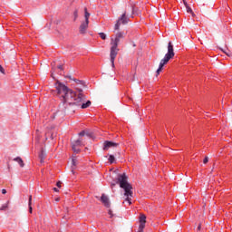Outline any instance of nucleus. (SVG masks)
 <instances>
[{
  "label": "nucleus",
  "mask_w": 232,
  "mask_h": 232,
  "mask_svg": "<svg viewBox=\"0 0 232 232\" xmlns=\"http://www.w3.org/2000/svg\"><path fill=\"white\" fill-rule=\"evenodd\" d=\"M55 88L57 94L61 97L65 108L78 107L82 110H86L92 106V102L86 101V95H84V91L82 89L76 88V92L68 88L64 83L57 81L55 82Z\"/></svg>",
  "instance_id": "1"
},
{
  "label": "nucleus",
  "mask_w": 232,
  "mask_h": 232,
  "mask_svg": "<svg viewBox=\"0 0 232 232\" xmlns=\"http://www.w3.org/2000/svg\"><path fill=\"white\" fill-rule=\"evenodd\" d=\"M116 184H119L120 188H121L125 191L124 197H126V198L123 201V204H126L127 202L129 206H131V198L133 197V191H131V185L128 182V176H126V174L124 173L119 174Z\"/></svg>",
  "instance_id": "2"
},
{
  "label": "nucleus",
  "mask_w": 232,
  "mask_h": 232,
  "mask_svg": "<svg viewBox=\"0 0 232 232\" xmlns=\"http://www.w3.org/2000/svg\"><path fill=\"white\" fill-rule=\"evenodd\" d=\"M173 57H175V51L173 49V44L169 42L168 44V53L165 54V57L160 63V66L157 70V75H159L160 72H162L164 65L168 64V63H169V60L173 59Z\"/></svg>",
  "instance_id": "3"
},
{
  "label": "nucleus",
  "mask_w": 232,
  "mask_h": 232,
  "mask_svg": "<svg viewBox=\"0 0 232 232\" xmlns=\"http://www.w3.org/2000/svg\"><path fill=\"white\" fill-rule=\"evenodd\" d=\"M111 44V53H110L111 63L112 68H115V59L117 57V53H119V48H118L119 45H117V44Z\"/></svg>",
  "instance_id": "4"
},
{
  "label": "nucleus",
  "mask_w": 232,
  "mask_h": 232,
  "mask_svg": "<svg viewBox=\"0 0 232 232\" xmlns=\"http://www.w3.org/2000/svg\"><path fill=\"white\" fill-rule=\"evenodd\" d=\"M128 17H126V13H123L122 15L118 19L117 23L114 25V30H119L121 24H128Z\"/></svg>",
  "instance_id": "5"
},
{
  "label": "nucleus",
  "mask_w": 232,
  "mask_h": 232,
  "mask_svg": "<svg viewBox=\"0 0 232 232\" xmlns=\"http://www.w3.org/2000/svg\"><path fill=\"white\" fill-rule=\"evenodd\" d=\"M121 39H124V33L119 32L116 34L115 38H111V44H116L119 46V43H121Z\"/></svg>",
  "instance_id": "6"
},
{
  "label": "nucleus",
  "mask_w": 232,
  "mask_h": 232,
  "mask_svg": "<svg viewBox=\"0 0 232 232\" xmlns=\"http://www.w3.org/2000/svg\"><path fill=\"white\" fill-rule=\"evenodd\" d=\"M119 143L117 142H113V141H104L103 143V150L104 151H108V150H110V148H118Z\"/></svg>",
  "instance_id": "7"
},
{
  "label": "nucleus",
  "mask_w": 232,
  "mask_h": 232,
  "mask_svg": "<svg viewBox=\"0 0 232 232\" xmlns=\"http://www.w3.org/2000/svg\"><path fill=\"white\" fill-rule=\"evenodd\" d=\"M82 144V141L81 140H76L72 142V148L74 153H80L81 150L79 149V146Z\"/></svg>",
  "instance_id": "8"
},
{
  "label": "nucleus",
  "mask_w": 232,
  "mask_h": 232,
  "mask_svg": "<svg viewBox=\"0 0 232 232\" xmlns=\"http://www.w3.org/2000/svg\"><path fill=\"white\" fill-rule=\"evenodd\" d=\"M140 229H144L146 227V215L140 214Z\"/></svg>",
  "instance_id": "9"
},
{
  "label": "nucleus",
  "mask_w": 232,
  "mask_h": 232,
  "mask_svg": "<svg viewBox=\"0 0 232 232\" xmlns=\"http://www.w3.org/2000/svg\"><path fill=\"white\" fill-rule=\"evenodd\" d=\"M88 24H90V22H82L80 25V34H86V30H88Z\"/></svg>",
  "instance_id": "10"
},
{
  "label": "nucleus",
  "mask_w": 232,
  "mask_h": 232,
  "mask_svg": "<svg viewBox=\"0 0 232 232\" xmlns=\"http://www.w3.org/2000/svg\"><path fill=\"white\" fill-rule=\"evenodd\" d=\"M101 200L106 208H110V198H108L106 195L103 194L101 198Z\"/></svg>",
  "instance_id": "11"
},
{
  "label": "nucleus",
  "mask_w": 232,
  "mask_h": 232,
  "mask_svg": "<svg viewBox=\"0 0 232 232\" xmlns=\"http://www.w3.org/2000/svg\"><path fill=\"white\" fill-rule=\"evenodd\" d=\"M40 162L43 164L44 162V159H46V152L44 150H41L39 154Z\"/></svg>",
  "instance_id": "12"
},
{
  "label": "nucleus",
  "mask_w": 232,
  "mask_h": 232,
  "mask_svg": "<svg viewBox=\"0 0 232 232\" xmlns=\"http://www.w3.org/2000/svg\"><path fill=\"white\" fill-rule=\"evenodd\" d=\"M14 162H18L21 168H24V162L23 161V159L21 157H17L14 159Z\"/></svg>",
  "instance_id": "13"
},
{
  "label": "nucleus",
  "mask_w": 232,
  "mask_h": 232,
  "mask_svg": "<svg viewBox=\"0 0 232 232\" xmlns=\"http://www.w3.org/2000/svg\"><path fill=\"white\" fill-rule=\"evenodd\" d=\"M75 166H77V159L72 158V173H73V169H75Z\"/></svg>",
  "instance_id": "14"
},
{
  "label": "nucleus",
  "mask_w": 232,
  "mask_h": 232,
  "mask_svg": "<svg viewBox=\"0 0 232 232\" xmlns=\"http://www.w3.org/2000/svg\"><path fill=\"white\" fill-rule=\"evenodd\" d=\"M185 7H186V9H187L188 14H191V15H192L193 17H195V13H193V9H191V7H189V5H187V6H185Z\"/></svg>",
  "instance_id": "15"
},
{
  "label": "nucleus",
  "mask_w": 232,
  "mask_h": 232,
  "mask_svg": "<svg viewBox=\"0 0 232 232\" xmlns=\"http://www.w3.org/2000/svg\"><path fill=\"white\" fill-rule=\"evenodd\" d=\"M28 206H29V213H32V211H33V208H32V196H29Z\"/></svg>",
  "instance_id": "16"
},
{
  "label": "nucleus",
  "mask_w": 232,
  "mask_h": 232,
  "mask_svg": "<svg viewBox=\"0 0 232 232\" xmlns=\"http://www.w3.org/2000/svg\"><path fill=\"white\" fill-rule=\"evenodd\" d=\"M84 11H85V15H84L85 21L90 22V21H89V19H90V14H89V12H88V9L85 8Z\"/></svg>",
  "instance_id": "17"
},
{
  "label": "nucleus",
  "mask_w": 232,
  "mask_h": 232,
  "mask_svg": "<svg viewBox=\"0 0 232 232\" xmlns=\"http://www.w3.org/2000/svg\"><path fill=\"white\" fill-rule=\"evenodd\" d=\"M8 208V203H5L4 205H2V207L0 208V211H5Z\"/></svg>",
  "instance_id": "18"
},
{
  "label": "nucleus",
  "mask_w": 232,
  "mask_h": 232,
  "mask_svg": "<svg viewBox=\"0 0 232 232\" xmlns=\"http://www.w3.org/2000/svg\"><path fill=\"white\" fill-rule=\"evenodd\" d=\"M109 161L111 162V164H113V162H115V156L110 155Z\"/></svg>",
  "instance_id": "19"
},
{
  "label": "nucleus",
  "mask_w": 232,
  "mask_h": 232,
  "mask_svg": "<svg viewBox=\"0 0 232 232\" xmlns=\"http://www.w3.org/2000/svg\"><path fill=\"white\" fill-rule=\"evenodd\" d=\"M99 35H100L101 39H102L103 41H106V34L99 33Z\"/></svg>",
  "instance_id": "20"
},
{
  "label": "nucleus",
  "mask_w": 232,
  "mask_h": 232,
  "mask_svg": "<svg viewBox=\"0 0 232 232\" xmlns=\"http://www.w3.org/2000/svg\"><path fill=\"white\" fill-rule=\"evenodd\" d=\"M76 84H84V82L81 81V80H73Z\"/></svg>",
  "instance_id": "21"
},
{
  "label": "nucleus",
  "mask_w": 232,
  "mask_h": 232,
  "mask_svg": "<svg viewBox=\"0 0 232 232\" xmlns=\"http://www.w3.org/2000/svg\"><path fill=\"white\" fill-rule=\"evenodd\" d=\"M208 162H209V158L208 157H205L203 163L208 164Z\"/></svg>",
  "instance_id": "22"
},
{
  "label": "nucleus",
  "mask_w": 232,
  "mask_h": 232,
  "mask_svg": "<svg viewBox=\"0 0 232 232\" xmlns=\"http://www.w3.org/2000/svg\"><path fill=\"white\" fill-rule=\"evenodd\" d=\"M84 135H86V132H85L84 130H82V131H81V132L79 133V136H80V137H84Z\"/></svg>",
  "instance_id": "23"
},
{
  "label": "nucleus",
  "mask_w": 232,
  "mask_h": 232,
  "mask_svg": "<svg viewBox=\"0 0 232 232\" xmlns=\"http://www.w3.org/2000/svg\"><path fill=\"white\" fill-rule=\"evenodd\" d=\"M0 72H1V73H5V69L1 65H0Z\"/></svg>",
  "instance_id": "24"
},
{
  "label": "nucleus",
  "mask_w": 232,
  "mask_h": 232,
  "mask_svg": "<svg viewBox=\"0 0 232 232\" xmlns=\"http://www.w3.org/2000/svg\"><path fill=\"white\" fill-rule=\"evenodd\" d=\"M61 184H62V182H61V181H58V182L56 183L57 188H61Z\"/></svg>",
  "instance_id": "25"
},
{
  "label": "nucleus",
  "mask_w": 232,
  "mask_h": 232,
  "mask_svg": "<svg viewBox=\"0 0 232 232\" xmlns=\"http://www.w3.org/2000/svg\"><path fill=\"white\" fill-rule=\"evenodd\" d=\"M108 214L111 216V218L113 217V212H111V210H109Z\"/></svg>",
  "instance_id": "26"
},
{
  "label": "nucleus",
  "mask_w": 232,
  "mask_h": 232,
  "mask_svg": "<svg viewBox=\"0 0 232 232\" xmlns=\"http://www.w3.org/2000/svg\"><path fill=\"white\" fill-rule=\"evenodd\" d=\"M183 5H185V6H188L189 5H188V2L186 0H183Z\"/></svg>",
  "instance_id": "27"
},
{
  "label": "nucleus",
  "mask_w": 232,
  "mask_h": 232,
  "mask_svg": "<svg viewBox=\"0 0 232 232\" xmlns=\"http://www.w3.org/2000/svg\"><path fill=\"white\" fill-rule=\"evenodd\" d=\"M2 193H3V195H6V189L3 188Z\"/></svg>",
  "instance_id": "28"
},
{
  "label": "nucleus",
  "mask_w": 232,
  "mask_h": 232,
  "mask_svg": "<svg viewBox=\"0 0 232 232\" xmlns=\"http://www.w3.org/2000/svg\"><path fill=\"white\" fill-rule=\"evenodd\" d=\"M57 68L58 70H63V65H58Z\"/></svg>",
  "instance_id": "29"
},
{
  "label": "nucleus",
  "mask_w": 232,
  "mask_h": 232,
  "mask_svg": "<svg viewBox=\"0 0 232 232\" xmlns=\"http://www.w3.org/2000/svg\"><path fill=\"white\" fill-rule=\"evenodd\" d=\"M53 191H55L56 193H58L59 188H53Z\"/></svg>",
  "instance_id": "30"
},
{
  "label": "nucleus",
  "mask_w": 232,
  "mask_h": 232,
  "mask_svg": "<svg viewBox=\"0 0 232 232\" xmlns=\"http://www.w3.org/2000/svg\"><path fill=\"white\" fill-rule=\"evenodd\" d=\"M132 12H133V14H139V13L137 12V9H135V8L132 10Z\"/></svg>",
  "instance_id": "31"
},
{
  "label": "nucleus",
  "mask_w": 232,
  "mask_h": 232,
  "mask_svg": "<svg viewBox=\"0 0 232 232\" xmlns=\"http://www.w3.org/2000/svg\"><path fill=\"white\" fill-rule=\"evenodd\" d=\"M77 16H78L77 11H74V18L76 19Z\"/></svg>",
  "instance_id": "32"
},
{
  "label": "nucleus",
  "mask_w": 232,
  "mask_h": 232,
  "mask_svg": "<svg viewBox=\"0 0 232 232\" xmlns=\"http://www.w3.org/2000/svg\"><path fill=\"white\" fill-rule=\"evenodd\" d=\"M222 52H224V53H227V55H229L228 53H226V51H224V49H221Z\"/></svg>",
  "instance_id": "33"
},
{
  "label": "nucleus",
  "mask_w": 232,
  "mask_h": 232,
  "mask_svg": "<svg viewBox=\"0 0 232 232\" xmlns=\"http://www.w3.org/2000/svg\"><path fill=\"white\" fill-rule=\"evenodd\" d=\"M198 231H200V225H198Z\"/></svg>",
  "instance_id": "34"
},
{
  "label": "nucleus",
  "mask_w": 232,
  "mask_h": 232,
  "mask_svg": "<svg viewBox=\"0 0 232 232\" xmlns=\"http://www.w3.org/2000/svg\"><path fill=\"white\" fill-rule=\"evenodd\" d=\"M86 135H87L88 137H92V135H91L90 133H86Z\"/></svg>",
  "instance_id": "35"
},
{
  "label": "nucleus",
  "mask_w": 232,
  "mask_h": 232,
  "mask_svg": "<svg viewBox=\"0 0 232 232\" xmlns=\"http://www.w3.org/2000/svg\"><path fill=\"white\" fill-rule=\"evenodd\" d=\"M56 202H59V198H56Z\"/></svg>",
  "instance_id": "36"
},
{
  "label": "nucleus",
  "mask_w": 232,
  "mask_h": 232,
  "mask_svg": "<svg viewBox=\"0 0 232 232\" xmlns=\"http://www.w3.org/2000/svg\"><path fill=\"white\" fill-rule=\"evenodd\" d=\"M111 186H115V183H112Z\"/></svg>",
  "instance_id": "37"
},
{
  "label": "nucleus",
  "mask_w": 232,
  "mask_h": 232,
  "mask_svg": "<svg viewBox=\"0 0 232 232\" xmlns=\"http://www.w3.org/2000/svg\"><path fill=\"white\" fill-rule=\"evenodd\" d=\"M52 77H53V73H52Z\"/></svg>",
  "instance_id": "38"
}]
</instances>
